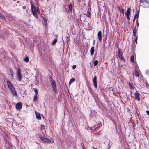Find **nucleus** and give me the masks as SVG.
I'll return each instance as SVG.
<instances>
[{"label": "nucleus", "mask_w": 149, "mask_h": 149, "mask_svg": "<svg viewBox=\"0 0 149 149\" xmlns=\"http://www.w3.org/2000/svg\"><path fill=\"white\" fill-rule=\"evenodd\" d=\"M57 39H54V40L53 42H52V45H55L56 44V43L57 42Z\"/></svg>", "instance_id": "b1692460"}, {"label": "nucleus", "mask_w": 149, "mask_h": 149, "mask_svg": "<svg viewBox=\"0 0 149 149\" xmlns=\"http://www.w3.org/2000/svg\"><path fill=\"white\" fill-rule=\"evenodd\" d=\"M34 92H35V93H36V94H38V92L37 89L36 88H35L34 90Z\"/></svg>", "instance_id": "c85d7f7f"}, {"label": "nucleus", "mask_w": 149, "mask_h": 149, "mask_svg": "<svg viewBox=\"0 0 149 149\" xmlns=\"http://www.w3.org/2000/svg\"><path fill=\"white\" fill-rule=\"evenodd\" d=\"M0 19H1L3 20H5V17L3 15H1L0 13Z\"/></svg>", "instance_id": "aec40b11"}, {"label": "nucleus", "mask_w": 149, "mask_h": 149, "mask_svg": "<svg viewBox=\"0 0 149 149\" xmlns=\"http://www.w3.org/2000/svg\"><path fill=\"white\" fill-rule=\"evenodd\" d=\"M136 22H137V23L138 22V19L136 20Z\"/></svg>", "instance_id": "c03bdc74"}, {"label": "nucleus", "mask_w": 149, "mask_h": 149, "mask_svg": "<svg viewBox=\"0 0 149 149\" xmlns=\"http://www.w3.org/2000/svg\"><path fill=\"white\" fill-rule=\"evenodd\" d=\"M93 86L95 88H97V77L96 76H95L93 80Z\"/></svg>", "instance_id": "39448f33"}, {"label": "nucleus", "mask_w": 149, "mask_h": 149, "mask_svg": "<svg viewBox=\"0 0 149 149\" xmlns=\"http://www.w3.org/2000/svg\"><path fill=\"white\" fill-rule=\"evenodd\" d=\"M24 61L26 62H28L29 61V58L28 56H26V57H25L24 59Z\"/></svg>", "instance_id": "5701e85b"}, {"label": "nucleus", "mask_w": 149, "mask_h": 149, "mask_svg": "<svg viewBox=\"0 0 149 149\" xmlns=\"http://www.w3.org/2000/svg\"><path fill=\"white\" fill-rule=\"evenodd\" d=\"M130 10L129 8H128L126 12L125 13V15L126 16L129 15L130 13Z\"/></svg>", "instance_id": "f3484780"}, {"label": "nucleus", "mask_w": 149, "mask_h": 149, "mask_svg": "<svg viewBox=\"0 0 149 149\" xmlns=\"http://www.w3.org/2000/svg\"><path fill=\"white\" fill-rule=\"evenodd\" d=\"M36 13H36H37L40 14V11L39 10V8L38 7L36 8Z\"/></svg>", "instance_id": "4be33fe9"}, {"label": "nucleus", "mask_w": 149, "mask_h": 149, "mask_svg": "<svg viewBox=\"0 0 149 149\" xmlns=\"http://www.w3.org/2000/svg\"><path fill=\"white\" fill-rule=\"evenodd\" d=\"M119 9L120 10V8H119Z\"/></svg>", "instance_id": "49530a36"}, {"label": "nucleus", "mask_w": 149, "mask_h": 149, "mask_svg": "<svg viewBox=\"0 0 149 149\" xmlns=\"http://www.w3.org/2000/svg\"><path fill=\"white\" fill-rule=\"evenodd\" d=\"M11 91V92L12 94L14 96H17V93L16 91L15 90V89L14 88L10 90Z\"/></svg>", "instance_id": "ddd939ff"}, {"label": "nucleus", "mask_w": 149, "mask_h": 149, "mask_svg": "<svg viewBox=\"0 0 149 149\" xmlns=\"http://www.w3.org/2000/svg\"><path fill=\"white\" fill-rule=\"evenodd\" d=\"M134 74L135 75V76H136V77L139 76V74H138L136 70H135L134 72Z\"/></svg>", "instance_id": "393cba45"}, {"label": "nucleus", "mask_w": 149, "mask_h": 149, "mask_svg": "<svg viewBox=\"0 0 149 149\" xmlns=\"http://www.w3.org/2000/svg\"><path fill=\"white\" fill-rule=\"evenodd\" d=\"M38 94H36V93H35L34 98L33 100V101L36 102V101H37L38 98Z\"/></svg>", "instance_id": "dca6fc26"}, {"label": "nucleus", "mask_w": 149, "mask_h": 149, "mask_svg": "<svg viewBox=\"0 0 149 149\" xmlns=\"http://www.w3.org/2000/svg\"><path fill=\"white\" fill-rule=\"evenodd\" d=\"M72 6L71 3L70 4L68 7V9L69 12H71L72 11Z\"/></svg>", "instance_id": "4468645a"}, {"label": "nucleus", "mask_w": 149, "mask_h": 149, "mask_svg": "<svg viewBox=\"0 0 149 149\" xmlns=\"http://www.w3.org/2000/svg\"><path fill=\"white\" fill-rule=\"evenodd\" d=\"M138 17H139L138 14H136L135 15V17H134V18L135 19H136V18H138Z\"/></svg>", "instance_id": "c756f323"}, {"label": "nucleus", "mask_w": 149, "mask_h": 149, "mask_svg": "<svg viewBox=\"0 0 149 149\" xmlns=\"http://www.w3.org/2000/svg\"><path fill=\"white\" fill-rule=\"evenodd\" d=\"M22 103L19 102L16 105V108L17 110H19L22 108Z\"/></svg>", "instance_id": "0eeeda50"}, {"label": "nucleus", "mask_w": 149, "mask_h": 149, "mask_svg": "<svg viewBox=\"0 0 149 149\" xmlns=\"http://www.w3.org/2000/svg\"><path fill=\"white\" fill-rule=\"evenodd\" d=\"M50 79H51L50 83H51V85L53 88V91L54 93H56L57 92V91L55 81L54 80L52 79L51 77H50Z\"/></svg>", "instance_id": "7ed1b4c3"}, {"label": "nucleus", "mask_w": 149, "mask_h": 149, "mask_svg": "<svg viewBox=\"0 0 149 149\" xmlns=\"http://www.w3.org/2000/svg\"><path fill=\"white\" fill-rule=\"evenodd\" d=\"M76 65H73L72 66V68L73 69H74L76 68Z\"/></svg>", "instance_id": "72a5a7b5"}, {"label": "nucleus", "mask_w": 149, "mask_h": 149, "mask_svg": "<svg viewBox=\"0 0 149 149\" xmlns=\"http://www.w3.org/2000/svg\"><path fill=\"white\" fill-rule=\"evenodd\" d=\"M137 38H136V40H135V41H136V42L137 43Z\"/></svg>", "instance_id": "a19ab883"}, {"label": "nucleus", "mask_w": 149, "mask_h": 149, "mask_svg": "<svg viewBox=\"0 0 149 149\" xmlns=\"http://www.w3.org/2000/svg\"><path fill=\"white\" fill-rule=\"evenodd\" d=\"M35 113L36 116V118L39 120H40L41 118L40 113L39 112H37L36 111L35 112Z\"/></svg>", "instance_id": "9b49d317"}, {"label": "nucleus", "mask_w": 149, "mask_h": 149, "mask_svg": "<svg viewBox=\"0 0 149 149\" xmlns=\"http://www.w3.org/2000/svg\"><path fill=\"white\" fill-rule=\"evenodd\" d=\"M146 112L149 115V111H147Z\"/></svg>", "instance_id": "4c0bfd02"}, {"label": "nucleus", "mask_w": 149, "mask_h": 149, "mask_svg": "<svg viewBox=\"0 0 149 149\" xmlns=\"http://www.w3.org/2000/svg\"><path fill=\"white\" fill-rule=\"evenodd\" d=\"M43 18L44 19V21L45 22V25L46 26H47V21L46 20V19L44 18V17H43Z\"/></svg>", "instance_id": "7c9ffc66"}, {"label": "nucleus", "mask_w": 149, "mask_h": 149, "mask_svg": "<svg viewBox=\"0 0 149 149\" xmlns=\"http://www.w3.org/2000/svg\"><path fill=\"white\" fill-rule=\"evenodd\" d=\"M62 132L63 133L65 131L64 129H63V128L62 129Z\"/></svg>", "instance_id": "58836bf2"}, {"label": "nucleus", "mask_w": 149, "mask_h": 149, "mask_svg": "<svg viewBox=\"0 0 149 149\" xmlns=\"http://www.w3.org/2000/svg\"><path fill=\"white\" fill-rule=\"evenodd\" d=\"M7 83L8 87L10 90L14 88L12 84L10 81L7 80Z\"/></svg>", "instance_id": "6e6552de"}, {"label": "nucleus", "mask_w": 149, "mask_h": 149, "mask_svg": "<svg viewBox=\"0 0 149 149\" xmlns=\"http://www.w3.org/2000/svg\"><path fill=\"white\" fill-rule=\"evenodd\" d=\"M97 37L98 40L100 41H101L102 40V33L101 32V31H100L98 32V33Z\"/></svg>", "instance_id": "f8f14e48"}, {"label": "nucleus", "mask_w": 149, "mask_h": 149, "mask_svg": "<svg viewBox=\"0 0 149 149\" xmlns=\"http://www.w3.org/2000/svg\"><path fill=\"white\" fill-rule=\"evenodd\" d=\"M10 75L12 76V77H13V72L12 71V70L11 69H10Z\"/></svg>", "instance_id": "cd10ccee"}, {"label": "nucleus", "mask_w": 149, "mask_h": 149, "mask_svg": "<svg viewBox=\"0 0 149 149\" xmlns=\"http://www.w3.org/2000/svg\"><path fill=\"white\" fill-rule=\"evenodd\" d=\"M19 2H20V1H17V3H19Z\"/></svg>", "instance_id": "37998d69"}, {"label": "nucleus", "mask_w": 149, "mask_h": 149, "mask_svg": "<svg viewBox=\"0 0 149 149\" xmlns=\"http://www.w3.org/2000/svg\"><path fill=\"white\" fill-rule=\"evenodd\" d=\"M134 56L133 55H132L131 57V60L132 62H133L134 61Z\"/></svg>", "instance_id": "bb28decb"}, {"label": "nucleus", "mask_w": 149, "mask_h": 149, "mask_svg": "<svg viewBox=\"0 0 149 149\" xmlns=\"http://www.w3.org/2000/svg\"><path fill=\"white\" fill-rule=\"evenodd\" d=\"M126 16H127V19H130V18H129V15H127Z\"/></svg>", "instance_id": "e433bc0d"}, {"label": "nucleus", "mask_w": 149, "mask_h": 149, "mask_svg": "<svg viewBox=\"0 0 149 149\" xmlns=\"http://www.w3.org/2000/svg\"><path fill=\"white\" fill-rule=\"evenodd\" d=\"M93 149H97V148H93Z\"/></svg>", "instance_id": "a18cd8bd"}, {"label": "nucleus", "mask_w": 149, "mask_h": 149, "mask_svg": "<svg viewBox=\"0 0 149 149\" xmlns=\"http://www.w3.org/2000/svg\"><path fill=\"white\" fill-rule=\"evenodd\" d=\"M75 79L74 78H72L69 81V85H70L72 83L74 82L75 81Z\"/></svg>", "instance_id": "a211bd4d"}, {"label": "nucleus", "mask_w": 149, "mask_h": 149, "mask_svg": "<svg viewBox=\"0 0 149 149\" xmlns=\"http://www.w3.org/2000/svg\"><path fill=\"white\" fill-rule=\"evenodd\" d=\"M100 125L99 126H98V125H95V126H94L92 128V130H96V129L97 128H100Z\"/></svg>", "instance_id": "6ab92c4d"}, {"label": "nucleus", "mask_w": 149, "mask_h": 149, "mask_svg": "<svg viewBox=\"0 0 149 149\" xmlns=\"http://www.w3.org/2000/svg\"><path fill=\"white\" fill-rule=\"evenodd\" d=\"M17 77L19 81H20L22 79V76L21 73V69L20 68L17 69Z\"/></svg>", "instance_id": "20e7f679"}, {"label": "nucleus", "mask_w": 149, "mask_h": 149, "mask_svg": "<svg viewBox=\"0 0 149 149\" xmlns=\"http://www.w3.org/2000/svg\"><path fill=\"white\" fill-rule=\"evenodd\" d=\"M98 61L97 60H96L95 61L94 63V65L95 66H96L98 63Z\"/></svg>", "instance_id": "a878e982"}, {"label": "nucleus", "mask_w": 149, "mask_h": 149, "mask_svg": "<svg viewBox=\"0 0 149 149\" xmlns=\"http://www.w3.org/2000/svg\"><path fill=\"white\" fill-rule=\"evenodd\" d=\"M123 54L120 50H119L118 52V56L120 59L121 60H124V58L122 56Z\"/></svg>", "instance_id": "1a4fd4ad"}, {"label": "nucleus", "mask_w": 149, "mask_h": 149, "mask_svg": "<svg viewBox=\"0 0 149 149\" xmlns=\"http://www.w3.org/2000/svg\"><path fill=\"white\" fill-rule=\"evenodd\" d=\"M137 31V29L136 28V27L135 26L134 29L133 31V33L134 36H135V34H136V32Z\"/></svg>", "instance_id": "412c9836"}, {"label": "nucleus", "mask_w": 149, "mask_h": 149, "mask_svg": "<svg viewBox=\"0 0 149 149\" xmlns=\"http://www.w3.org/2000/svg\"><path fill=\"white\" fill-rule=\"evenodd\" d=\"M135 19L134 18V19H133V22H134Z\"/></svg>", "instance_id": "ea45409f"}, {"label": "nucleus", "mask_w": 149, "mask_h": 149, "mask_svg": "<svg viewBox=\"0 0 149 149\" xmlns=\"http://www.w3.org/2000/svg\"><path fill=\"white\" fill-rule=\"evenodd\" d=\"M137 26H139V23H138V22H137Z\"/></svg>", "instance_id": "79ce46f5"}, {"label": "nucleus", "mask_w": 149, "mask_h": 149, "mask_svg": "<svg viewBox=\"0 0 149 149\" xmlns=\"http://www.w3.org/2000/svg\"><path fill=\"white\" fill-rule=\"evenodd\" d=\"M16 0H14V1H16Z\"/></svg>", "instance_id": "de8ad7c7"}, {"label": "nucleus", "mask_w": 149, "mask_h": 149, "mask_svg": "<svg viewBox=\"0 0 149 149\" xmlns=\"http://www.w3.org/2000/svg\"><path fill=\"white\" fill-rule=\"evenodd\" d=\"M40 138L42 141L46 143H51V140L49 139H48L46 138L41 137Z\"/></svg>", "instance_id": "423d86ee"}, {"label": "nucleus", "mask_w": 149, "mask_h": 149, "mask_svg": "<svg viewBox=\"0 0 149 149\" xmlns=\"http://www.w3.org/2000/svg\"><path fill=\"white\" fill-rule=\"evenodd\" d=\"M121 12L123 14V15L124 14V10L123 8H122L121 9Z\"/></svg>", "instance_id": "2f4dec72"}, {"label": "nucleus", "mask_w": 149, "mask_h": 149, "mask_svg": "<svg viewBox=\"0 0 149 149\" xmlns=\"http://www.w3.org/2000/svg\"><path fill=\"white\" fill-rule=\"evenodd\" d=\"M140 6L144 8H148L149 6V3L147 0H140Z\"/></svg>", "instance_id": "f03ea898"}, {"label": "nucleus", "mask_w": 149, "mask_h": 149, "mask_svg": "<svg viewBox=\"0 0 149 149\" xmlns=\"http://www.w3.org/2000/svg\"><path fill=\"white\" fill-rule=\"evenodd\" d=\"M91 14L90 12H88L87 13V16L89 17H90Z\"/></svg>", "instance_id": "473e14b6"}, {"label": "nucleus", "mask_w": 149, "mask_h": 149, "mask_svg": "<svg viewBox=\"0 0 149 149\" xmlns=\"http://www.w3.org/2000/svg\"><path fill=\"white\" fill-rule=\"evenodd\" d=\"M134 95L137 101H139L140 100L139 96V94L137 92H135L134 93Z\"/></svg>", "instance_id": "9d476101"}, {"label": "nucleus", "mask_w": 149, "mask_h": 149, "mask_svg": "<svg viewBox=\"0 0 149 149\" xmlns=\"http://www.w3.org/2000/svg\"><path fill=\"white\" fill-rule=\"evenodd\" d=\"M33 1L32 0L30 1V3L31 5V10L32 13L33 15L36 18H38V16L36 13V9L35 8V6L33 3Z\"/></svg>", "instance_id": "f257e3e1"}, {"label": "nucleus", "mask_w": 149, "mask_h": 149, "mask_svg": "<svg viewBox=\"0 0 149 149\" xmlns=\"http://www.w3.org/2000/svg\"><path fill=\"white\" fill-rule=\"evenodd\" d=\"M22 8H23V9L24 10L26 8V6H24L22 7Z\"/></svg>", "instance_id": "f704fd0d"}, {"label": "nucleus", "mask_w": 149, "mask_h": 149, "mask_svg": "<svg viewBox=\"0 0 149 149\" xmlns=\"http://www.w3.org/2000/svg\"><path fill=\"white\" fill-rule=\"evenodd\" d=\"M94 47L93 46L91 48V49L90 50V52L91 53V56H93L94 54Z\"/></svg>", "instance_id": "2eb2a0df"}, {"label": "nucleus", "mask_w": 149, "mask_h": 149, "mask_svg": "<svg viewBox=\"0 0 149 149\" xmlns=\"http://www.w3.org/2000/svg\"><path fill=\"white\" fill-rule=\"evenodd\" d=\"M95 40H93V45H94L95 44Z\"/></svg>", "instance_id": "c9c22d12"}]
</instances>
